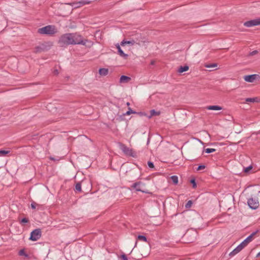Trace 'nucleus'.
Returning <instances> with one entry per match:
<instances>
[{
	"instance_id": "obj_18",
	"label": "nucleus",
	"mask_w": 260,
	"mask_h": 260,
	"mask_svg": "<svg viewBox=\"0 0 260 260\" xmlns=\"http://www.w3.org/2000/svg\"><path fill=\"white\" fill-rule=\"evenodd\" d=\"M109 70L107 69L101 68L99 70V74L102 76H106Z\"/></svg>"
},
{
	"instance_id": "obj_14",
	"label": "nucleus",
	"mask_w": 260,
	"mask_h": 260,
	"mask_svg": "<svg viewBox=\"0 0 260 260\" xmlns=\"http://www.w3.org/2000/svg\"><path fill=\"white\" fill-rule=\"evenodd\" d=\"M160 114V111H156L155 110L153 109L150 111V115L147 116L149 119L151 118L153 116H158Z\"/></svg>"
},
{
	"instance_id": "obj_1",
	"label": "nucleus",
	"mask_w": 260,
	"mask_h": 260,
	"mask_svg": "<svg viewBox=\"0 0 260 260\" xmlns=\"http://www.w3.org/2000/svg\"><path fill=\"white\" fill-rule=\"evenodd\" d=\"M88 42L87 40H83L82 36L77 34L67 33L62 35L60 37L58 44L59 46L66 47L70 45L81 44L86 45Z\"/></svg>"
},
{
	"instance_id": "obj_39",
	"label": "nucleus",
	"mask_w": 260,
	"mask_h": 260,
	"mask_svg": "<svg viewBox=\"0 0 260 260\" xmlns=\"http://www.w3.org/2000/svg\"><path fill=\"white\" fill-rule=\"evenodd\" d=\"M121 258L122 260H128V259L125 254H122L121 255Z\"/></svg>"
},
{
	"instance_id": "obj_42",
	"label": "nucleus",
	"mask_w": 260,
	"mask_h": 260,
	"mask_svg": "<svg viewBox=\"0 0 260 260\" xmlns=\"http://www.w3.org/2000/svg\"><path fill=\"white\" fill-rule=\"evenodd\" d=\"M259 256H260V252H258V253L257 254V255H256V257H259Z\"/></svg>"
},
{
	"instance_id": "obj_2",
	"label": "nucleus",
	"mask_w": 260,
	"mask_h": 260,
	"mask_svg": "<svg viewBox=\"0 0 260 260\" xmlns=\"http://www.w3.org/2000/svg\"><path fill=\"white\" fill-rule=\"evenodd\" d=\"M257 231L253 232L250 235L247 237L241 243H240L235 249H234L230 254L231 256H234L240 251H241L250 242L252 239L253 237L256 234Z\"/></svg>"
},
{
	"instance_id": "obj_9",
	"label": "nucleus",
	"mask_w": 260,
	"mask_h": 260,
	"mask_svg": "<svg viewBox=\"0 0 260 260\" xmlns=\"http://www.w3.org/2000/svg\"><path fill=\"white\" fill-rule=\"evenodd\" d=\"M144 186V184L143 182H142L141 181H138V182H135V183H134L132 185V188L135 189L137 191H141V192H144L145 191L144 190H143L142 189V186Z\"/></svg>"
},
{
	"instance_id": "obj_12",
	"label": "nucleus",
	"mask_w": 260,
	"mask_h": 260,
	"mask_svg": "<svg viewBox=\"0 0 260 260\" xmlns=\"http://www.w3.org/2000/svg\"><path fill=\"white\" fill-rule=\"evenodd\" d=\"M117 48L118 49V52L119 55L125 59L127 58L128 55L124 53L118 44L117 45Z\"/></svg>"
},
{
	"instance_id": "obj_20",
	"label": "nucleus",
	"mask_w": 260,
	"mask_h": 260,
	"mask_svg": "<svg viewBox=\"0 0 260 260\" xmlns=\"http://www.w3.org/2000/svg\"><path fill=\"white\" fill-rule=\"evenodd\" d=\"M81 183L79 182L75 185V189L78 192L81 191Z\"/></svg>"
},
{
	"instance_id": "obj_44",
	"label": "nucleus",
	"mask_w": 260,
	"mask_h": 260,
	"mask_svg": "<svg viewBox=\"0 0 260 260\" xmlns=\"http://www.w3.org/2000/svg\"><path fill=\"white\" fill-rule=\"evenodd\" d=\"M188 233H186V234H185V237H187V236H188Z\"/></svg>"
},
{
	"instance_id": "obj_22",
	"label": "nucleus",
	"mask_w": 260,
	"mask_h": 260,
	"mask_svg": "<svg viewBox=\"0 0 260 260\" xmlns=\"http://www.w3.org/2000/svg\"><path fill=\"white\" fill-rule=\"evenodd\" d=\"M68 4L72 6L75 9L81 7L80 4H79V2H74Z\"/></svg>"
},
{
	"instance_id": "obj_24",
	"label": "nucleus",
	"mask_w": 260,
	"mask_h": 260,
	"mask_svg": "<svg viewBox=\"0 0 260 260\" xmlns=\"http://www.w3.org/2000/svg\"><path fill=\"white\" fill-rule=\"evenodd\" d=\"M30 206H31V208L32 209H36L37 207H41L40 205L38 204L37 203H36L35 202H34V201L31 202Z\"/></svg>"
},
{
	"instance_id": "obj_30",
	"label": "nucleus",
	"mask_w": 260,
	"mask_h": 260,
	"mask_svg": "<svg viewBox=\"0 0 260 260\" xmlns=\"http://www.w3.org/2000/svg\"><path fill=\"white\" fill-rule=\"evenodd\" d=\"M252 169V166H249V167L245 168L244 169V172L246 173H248L251 169Z\"/></svg>"
},
{
	"instance_id": "obj_37",
	"label": "nucleus",
	"mask_w": 260,
	"mask_h": 260,
	"mask_svg": "<svg viewBox=\"0 0 260 260\" xmlns=\"http://www.w3.org/2000/svg\"><path fill=\"white\" fill-rule=\"evenodd\" d=\"M206 67L207 68H213V67H217V64L216 63H213V64H208V65H206Z\"/></svg>"
},
{
	"instance_id": "obj_29",
	"label": "nucleus",
	"mask_w": 260,
	"mask_h": 260,
	"mask_svg": "<svg viewBox=\"0 0 260 260\" xmlns=\"http://www.w3.org/2000/svg\"><path fill=\"white\" fill-rule=\"evenodd\" d=\"M215 149L214 148H206L205 149V151L207 153H210L215 151Z\"/></svg>"
},
{
	"instance_id": "obj_3",
	"label": "nucleus",
	"mask_w": 260,
	"mask_h": 260,
	"mask_svg": "<svg viewBox=\"0 0 260 260\" xmlns=\"http://www.w3.org/2000/svg\"><path fill=\"white\" fill-rule=\"evenodd\" d=\"M120 149L127 156H131L134 158H137L138 155L137 152H135L133 149L127 147L125 144L122 143H119Z\"/></svg>"
},
{
	"instance_id": "obj_4",
	"label": "nucleus",
	"mask_w": 260,
	"mask_h": 260,
	"mask_svg": "<svg viewBox=\"0 0 260 260\" xmlns=\"http://www.w3.org/2000/svg\"><path fill=\"white\" fill-rule=\"evenodd\" d=\"M52 46V43L50 42H44L36 46L34 52L35 53H40L42 52H45L49 50Z\"/></svg>"
},
{
	"instance_id": "obj_21",
	"label": "nucleus",
	"mask_w": 260,
	"mask_h": 260,
	"mask_svg": "<svg viewBox=\"0 0 260 260\" xmlns=\"http://www.w3.org/2000/svg\"><path fill=\"white\" fill-rule=\"evenodd\" d=\"M171 179L172 182L175 184H177L178 182V179L177 176H172L171 177Z\"/></svg>"
},
{
	"instance_id": "obj_27",
	"label": "nucleus",
	"mask_w": 260,
	"mask_h": 260,
	"mask_svg": "<svg viewBox=\"0 0 260 260\" xmlns=\"http://www.w3.org/2000/svg\"><path fill=\"white\" fill-rule=\"evenodd\" d=\"M138 239L140 241H143L145 242H147V238L144 236L139 235L138 236Z\"/></svg>"
},
{
	"instance_id": "obj_17",
	"label": "nucleus",
	"mask_w": 260,
	"mask_h": 260,
	"mask_svg": "<svg viewBox=\"0 0 260 260\" xmlns=\"http://www.w3.org/2000/svg\"><path fill=\"white\" fill-rule=\"evenodd\" d=\"M189 70V67L187 65L184 66H180L177 72L179 73H182L184 72H186Z\"/></svg>"
},
{
	"instance_id": "obj_32",
	"label": "nucleus",
	"mask_w": 260,
	"mask_h": 260,
	"mask_svg": "<svg viewBox=\"0 0 260 260\" xmlns=\"http://www.w3.org/2000/svg\"><path fill=\"white\" fill-rule=\"evenodd\" d=\"M205 168H206V166L204 165H199L198 166V168L197 169V170L201 171V170L204 169Z\"/></svg>"
},
{
	"instance_id": "obj_15",
	"label": "nucleus",
	"mask_w": 260,
	"mask_h": 260,
	"mask_svg": "<svg viewBox=\"0 0 260 260\" xmlns=\"http://www.w3.org/2000/svg\"><path fill=\"white\" fill-rule=\"evenodd\" d=\"M206 109L210 110H220L222 109V107L217 105L209 106Z\"/></svg>"
},
{
	"instance_id": "obj_6",
	"label": "nucleus",
	"mask_w": 260,
	"mask_h": 260,
	"mask_svg": "<svg viewBox=\"0 0 260 260\" xmlns=\"http://www.w3.org/2000/svg\"><path fill=\"white\" fill-rule=\"evenodd\" d=\"M41 230L40 229H37L31 232L29 239L32 241H36L41 238Z\"/></svg>"
},
{
	"instance_id": "obj_34",
	"label": "nucleus",
	"mask_w": 260,
	"mask_h": 260,
	"mask_svg": "<svg viewBox=\"0 0 260 260\" xmlns=\"http://www.w3.org/2000/svg\"><path fill=\"white\" fill-rule=\"evenodd\" d=\"M29 220L26 218H23L21 219L20 223H25L28 222Z\"/></svg>"
},
{
	"instance_id": "obj_40",
	"label": "nucleus",
	"mask_w": 260,
	"mask_h": 260,
	"mask_svg": "<svg viewBox=\"0 0 260 260\" xmlns=\"http://www.w3.org/2000/svg\"><path fill=\"white\" fill-rule=\"evenodd\" d=\"M58 73H59V72H58V70H57V69H55V70H54V71H53V74H54V75H58Z\"/></svg>"
},
{
	"instance_id": "obj_36",
	"label": "nucleus",
	"mask_w": 260,
	"mask_h": 260,
	"mask_svg": "<svg viewBox=\"0 0 260 260\" xmlns=\"http://www.w3.org/2000/svg\"><path fill=\"white\" fill-rule=\"evenodd\" d=\"M147 164H148V167L150 168H154V164L152 161H149Z\"/></svg>"
},
{
	"instance_id": "obj_35",
	"label": "nucleus",
	"mask_w": 260,
	"mask_h": 260,
	"mask_svg": "<svg viewBox=\"0 0 260 260\" xmlns=\"http://www.w3.org/2000/svg\"><path fill=\"white\" fill-rule=\"evenodd\" d=\"M136 114H138L140 116H146L147 117V116H148V115H147L146 113H145L144 112H137Z\"/></svg>"
},
{
	"instance_id": "obj_31",
	"label": "nucleus",
	"mask_w": 260,
	"mask_h": 260,
	"mask_svg": "<svg viewBox=\"0 0 260 260\" xmlns=\"http://www.w3.org/2000/svg\"><path fill=\"white\" fill-rule=\"evenodd\" d=\"M192 204V202L191 200H189L185 205L186 208H189Z\"/></svg>"
},
{
	"instance_id": "obj_10",
	"label": "nucleus",
	"mask_w": 260,
	"mask_h": 260,
	"mask_svg": "<svg viewBox=\"0 0 260 260\" xmlns=\"http://www.w3.org/2000/svg\"><path fill=\"white\" fill-rule=\"evenodd\" d=\"M257 76L258 75L256 74L246 75L244 76V79L246 82L252 83L256 79Z\"/></svg>"
},
{
	"instance_id": "obj_16",
	"label": "nucleus",
	"mask_w": 260,
	"mask_h": 260,
	"mask_svg": "<svg viewBox=\"0 0 260 260\" xmlns=\"http://www.w3.org/2000/svg\"><path fill=\"white\" fill-rule=\"evenodd\" d=\"M260 100L258 98L255 97V98H246L245 99V102L246 103H258L259 102Z\"/></svg>"
},
{
	"instance_id": "obj_7",
	"label": "nucleus",
	"mask_w": 260,
	"mask_h": 260,
	"mask_svg": "<svg viewBox=\"0 0 260 260\" xmlns=\"http://www.w3.org/2000/svg\"><path fill=\"white\" fill-rule=\"evenodd\" d=\"M249 207L252 209H256L259 206V202L256 198H251L247 201Z\"/></svg>"
},
{
	"instance_id": "obj_41",
	"label": "nucleus",
	"mask_w": 260,
	"mask_h": 260,
	"mask_svg": "<svg viewBox=\"0 0 260 260\" xmlns=\"http://www.w3.org/2000/svg\"><path fill=\"white\" fill-rule=\"evenodd\" d=\"M154 63H155V61H154V60H152V61H151L150 64H151V65H153V64H154Z\"/></svg>"
},
{
	"instance_id": "obj_23",
	"label": "nucleus",
	"mask_w": 260,
	"mask_h": 260,
	"mask_svg": "<svg viewBox=\"0 0 260 260\" xmlns=\"http://www.w3.org/2000/svg\"><path fill=\"white\" fill-rule=\"evenodd\" d=\"M19 255L20 256H24L25 257H28V255L25 252L24 249H21L19 252Z\"/></svg>"
},
{
	"instance_id": "obj_38",
	"label": "nucleus",
	"mask_w": 260,
	"mask_h": 260,
	"mask_svg": "<svg viewBox=\"0 0 260 260\" xmlns=\"http://www.w3.org/2000/svg\"><path fill=\"white\" fill-rule=\"evenodd\" d=\"M258 51L257 50H254L249 53V56H253L257 54Z\"/></svg>"
},
{
	"instance_id": "obj_25",
	"label": "nucleus",
	"mask_w": 260,
	"mask_h": 260,
	"mask_svg": "<svg viewBox=\"0 0 260 260\" xmlns=\"http://www.w3.org/2000/svg\"><path fill=\"white\" fill-rule=\"evenodd\" d=\"M10 152V151L0 150V156H5L9 154Z\"/></svg>"
},
{
	"instance_id": "obj_19",
	"label": "nucleus",
	"mask_w": 260,
	"mask_h": 260,
	"mask_svg": "<svg viewBox=\"0 0 260 260\" xmlns=\"http://www.w3.org/2000/svg\"><path fill=\"white\" fill-rule=\"evenodd\" d=\"M79 2V4H80V6L81 7L85 5H87V4H89L91 3L90 1H88L87 0H82V1H80Z\"/></svg>"
},
{
	"instance_id": "obj_8",
	"label": "nucleus",
	"mask_w": 260,
	"mask_h": 260,
	"mask_svg": "<svg viewBox=\"0 0 260 260\" xmlns=\"http://www.w3.org/2000/svg\"><path fill=\"white\" fill-rule=\"evenodd\" d=\"M260 25V18L257 19L250 20L249 21H246L244 23V26L250 27L253 26H256Z\"/></svg>"
},
{
	"instance_id": "obj_43",
	"label": "nucleus",
	"mask_w": 260,
	"mask_h": 260,
	"mask_svg": "<svg viewBox=\"0 0 260 260\" xmlns=\"http://www.w3.org/2000/svg\"><path fill=\"white\" fill-rule=\"evenodd\" d=\"M129 105H130L129 103V102H127L126 105L127 106H129Z\"/></svg>"
},
{
	"instance_id": "obj_28",
	"label": "nucleus",
	"mask_w": 260,
	"mask_h": 260,
	"mask_svg": "<svg viewBox=\"0 0 260 260\" xmlns=\"http://www.w3.org/2000/svg\"><path fill=\"white\" fill-rule=\"evenodd\" d=\"M136 114L137 112L133 111L131 108H128V110L126 112V113L124 115H129L131 114Z\"/></svg>"
},
{
	"instance_id": "obj_26",
	"label": "nucleus",
	"mask_w": 260,
	"mask_h": 260,
	"mask_svg": "<svg viewBox=\"0 0 260 260\" xmlns=\"http://www.w3.org/2000/svg\"><path fill=\"white\" fill-rule=\"evenodd\" d=\"M135 40H138V41H140V43H144L145 41L144 40V38H142V37H141V36L140 35H137V37L135 39H134Z\"/></svg>"
},
{
	"instance_id": "obj_45",
	"label": "nucleus",
	"mask_w": 260,
	"mask_h": 260,
	"mask_svg": "<svg viewBox=\"0 0 260 260\" xmlns=\"http://www.w3.org/2000/svg\"><path fill=\"white\" fill-rule=\"evenodd\" d=\"M50 159H54L53 158H52V157H51Z\"/></svg>"
},
{
	"instance_id": "obj_5",
	"label": "nucleus",
	"mask_w": 260,
	"mask_h": 260,
	"mask_svg": "<svg viewBox=\"0 0 260 260\" xmlns=\"http://www.w3.org/2000/svg\"><path fill=\"white\" fill-rule=\"evenodd\" d=\"M38 32L41 34L53 35L55 32V27L52 25H47L38 29Z\"/></svg>"
},
{
	"instance_id": "obj_11",
	"label": "nucleus",
	"mask_w": 260,
	"mask_h": 260,
	"mask_svg": "<svg viewBox=\"0 0 260 260\" xmlns=\"http://www.w3.org/2000/svg\"><path fill=\"white\" fill-rule=\"evenodd\" d=\"M125 44H129L131 45H134L135 44H138L140 45V41L138 40H135L134 39H132L130 41H124L123 40L121 43V45L124 46Z\"/></svg>"
},
{
	"instance_id": "obj_13",
	"label": "nucleus",
	"mask_w": 260,
	"mask_h": 260,
	"mask_svg": "<svg viewBox=\"0 0 260 260\" xmlns=\"http://www.w3.org/2000/svg\"><path fill=\"white\" fill-rule=\"evenodd\" d=\"M131 80L129 77L122 75L120 77L119 82L120 83H127Z\"/></svg>"
},
{
	"instance_id": "obj_33",
	"label": "nucleus",
	"mask_w": 260,
	"mask_h": 260,
	"mask_svg": "<svg viewBox=\"0 0 260 260\" xmlns=\"http://www.w3.org/2000/svg\"><path fill=\"white\" fill-rule=\"evenodd\" d=\"M190 183L192 184V186L193 188H196L197 187V184L194 179H191Z\"/></svg>"
}]
</instances>
